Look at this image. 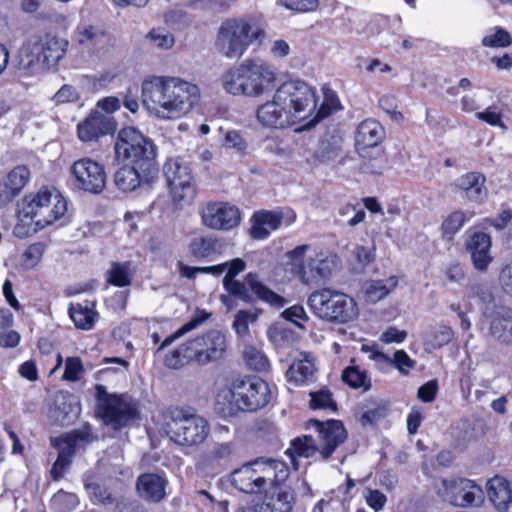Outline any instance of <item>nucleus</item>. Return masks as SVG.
I'll return each mask as SVG.
<instances>
[{"label": "nucleus", "mask_w": 512, "mask_h": 512, "mask_svg": "<svg viewBox=\"0 0 512 512\" xmlns=\"http://www.w3.org/2000/svg\"><path fill=\"white\" fill-rule=\"evenodd\" d=\"M69 315L76 328L90 330L95 324L97 313L93 304L84 302L71 305Z\"/></svg>", "instance_id": "e433bc0d"}, {"label": "nucleus", "mask_w": 512, "mask_h": 512, "mask_svg": "<svg viewBox=\"0 0 512 512\" xmlns=\"http://www.w3.org/2000/svg\"><path fill=\"white\" fill-rule=\"evenodd\" d=\"M393 367L402 375H408L415 367L416 362L404 350H397L392 357Z\"/></svg>", "instance_id": "0e129e2a"}, {"label": "nucleus", "mask_w": 512, "mask_h": 512, "mask_svg": "<svg viewBox=\"0 0 512 512\" xmlns=\"http://www.w3.org/2000/svg\"><path fill=\"white\" fill-rule=\"evenodd\" d=\"M498 280L503 291L512 297V261L501 269Z\"/></svg>", "instance_id": "774afa93"}, {"label": "nucleus", "mask_w": 512, "mask_h": 512, "mask_svg": "<svg viewBox=\"0 0 512 512\" xmlns=\"http://www.w3.org/2000/svg\"><path fill=\"white\" fill-rule=\"evenodd\" d=\"M270 341L277 347H288L297 340L296 333L288 327L281 324L273 325L268 330Z\"/></svg>", "instance_id": "37998d69"}, {"label": "nucleus", "mask_w": 512, "mask_h": 512, "mask_svg": "<svg viewBox=\"0 0 512 512\" xmlns=\"http://www.w3.org/2000/svg\"><path fill=\"white\" fill-rule=\"evenodd\" d=\"M94 437L90 426H84L81 429L74 430L61 437L52 439V445L58 451V458L72 462V457L76 451L83 449L91 443Z\"/></svg>", "instance_id": "a878e982"}, {"label": "nucleus", "mask_w": 512, "mask_h": 512, "mask_svg": "<svg viewBox=\"0 0 512 512\" xmlns=\"http://www.w3.org/2000/svg\"><path fill=\"white\" fill-rule=\"evenodd\" d=\"M80 99L79 91L72 85H63L53 96L57 104L73 103Z\"/></svg>", "instance_id": "69168bd1"}, {"label": "nucleus", "mask_w": 512, "mask_h": 512, "mask_svg": "<svg viewBox=\"0 0 512 512\" xmlns=\"http://www.w3.org/2000/svg\"><path fill=\"white\" fill-rule=\"evenodd\" d=\"M385 137L382 125L374 119L362 121L356 131L355 143L359 151L379 145Z\"/></svg>", "instance_id": "2f4dec72"}, {"label": "nucleus", "mask_w": 512, "mask_h": 512, "mask_svg": "<svg viewBox=\"0 0 512 512\" xmlns=\"http://www.w3.org/2000/svg\"><path fill=\"white\" fill-rule=\"evenodd\" d=\"M164 173L175 201L193 198L195 194L193 177L186 164L178 160H170L164 166Z\"/></svg>", "instance_id": "412c9836"}, {"label": "nucleus", "mask_w": 512, "mask_h": 512, "mask_svg": "<svg viewBox=\"0 0 512 512\" xmlns=\"http://www.w3.org/2000/svg\"><path fill=\"white\" fill-rule=\"evenodd\" d=\"M68 41L54 35L47 34L28 44L32 57L30 62H36L47 68L55 67L67 52Z\"/></svg>", "instance_id": "6ab92c4d"}, {"label": "nucleus", "mask_w": 512, "mask_h": 512, "mask_svg": "<svg viewBox=\"0 0 512 512\" xmlns=\"http://www.w3.org/2000/svg\"><path fill=\"white\" fill-rule=\"evenodd\" d=\"M288 477L286 464L279 460H256L231 473L234 488L246 494L266 491L274 484H281Z\"/></svg>", "instance_id": "0eeeda50"}, {"label": "nucleus", "mask_w": 512, "mask_h": 512, "mask_svg": "<svg viewBox=\"0 0 512 512\" xmlns=\"http://www.w3.org/2000/svg\"><path fill=\"white\" fill-rule=\"evenodd\" d=\"M44 253V245L40 242L27 247L22 254V264L25 268H34L41 260Z\"/></svg>", "instance_id": "6e6d98bb"}, {"label": "nucleus", "mask_w": 512, "mask_h": 512, "mask_svg": "<svg viewBox=\"0 0 512 512\" xmlns=\"http://www.w3.org/2000/svg\"><path fill=\"white\" fill-rule=\"evenodd\" d=\"M165 430L179 446L193 447L202 444L210 434L209 422L190 408H172L165 417Z\"/></svg>", "instance_id": "1a4fd4ad"}, {"label": "nucleus", "mask_w": 512, "mask_h": 512, "mask_svg": "<svg viewBox=\"0 0 512 512\" xmlns=\"http://www.w3.org/2000/svg\"><path fill=\"white\" fill-rule=\"evenodd\" d=\"M134 273L135 268L130 261L113 262L106 276L110 284L117 287H126L130 285Z\"/></svg>", "instance_id": "4c0bfd02"}, {"label": "nucleus", "mask_w": 512, "mask_h": 512, "mask_svg": "<svg viewBox=\"0 0 512 512\" xmlns=\"http://www.w3.org/2000/svg\"><path fill=\"white\" fill-rule=\"evenodd\" d=\"M488 499L498 512H507L512 502V489L508 480L502 476H494L486 484Z\"/></svg>", "instance_id": "c756f323"}, {"label": "nucleus", "mask_w": 512, "mask_h": 512, "mask_svg": "<svg viewBox=\"0 0 512 512\" xmlns=\"http://www.w3.org/2000/svg\"><path fill=\"white\" fill-rule=\"evenodd\" d=\"M31 172L26 165H17L0 179V206L11 203L29 183Z\"/></svg>", "instance_id": "393cba45"}, {"label": "nucleus", "mask_w": 512, "mask_h": 512, "mask_svg": "<svg viewBox=\"0 0 512 512\" xmlns=\"http://www.w3.org/2000/svg\"><path fill=\"white\" fill-rule=\"evenodd\" d=\"M250 234L253 239H266L282 223V215L273 211H259L253 214Z\"/></svg>", "instance_id": "473e14b6"}, {"label": "nucleus", "mask_w": 512, "mask_h": 512, "mask_svg": "<svg viewBox=\"0 0 512 512\" xmlns=\"http://www.w3.org/2000/svg\"><path fill=\"white\" fill-rule=\"evenodd\" d=\"M339 109L340 100L337 94L334 91L327 89L324 91L323 102L316 113L315 119L317 121L324 119Z\"/></svg>", "instance_id": "3c124183"}, {"label": "nucleus", "mask_w": 512, "mask_h": 512, "mask_svg": "<svg viewBox=\"0 0 512 512\" xmlns=\"http://www.w3.org/2000/svg\"><path fill=\"white\" fill-rule=\"evenodd\" d=\"M67 212V201L55 187H42L26 195L22 213L41 228L53 224Z\"/></svg>", "instance_id": "9b49d317"}, {"label": "nucleus", "mask_w": 512, "mask_h": 512, "mask_svg": "<svg viewBox=\"0 0 512 512\" xmlns=\"http://www.w3.org/2000/svg\"><path fill=\"white\" fill-rule=\"evenodd\" d=\"M310 407L313 410L323 409L336 411V403L328 390H321L310 394Z\"/></svg>", "instance_id": "864d4df0"}, {"label": "nucleus", "mask_w": 512, "mask_h": 512, "mask_svg": "<svg viewBox=\"0 0 512 512\" xmlns=\"http://www.w3.org/2000/svg\"><path fill=\"white\" fill-rule=\"evenodd\" d=\"M237 447L234 441H210L203 451L199 468L209 474L223 472L236 455Z\"/></svg>", "instance_id": "aec40b11"}, {"label": "nucleus", "mask_w": 512, "mask_h": 512, "mask_svg": "<svg viewBox=\"0 0 512 512\" xmlns=\"http://www.w3.org/2000/svg\"><path fill=\"white\" fill-rule=\"evenodd\" d=\"M343 381L354 389L362 388L367 391L371 387V381L366 371L359 367H347L342 374Z\"/></svg>", "instance_id": "a18cd8bd"}, {"label": "nucleus", "mask_w": 512, "mask_h": 512, "mask_svg": "<svg viewBox=\"0 0 512 512\" xmlns=\"http://www.w3.org/2000/svg\"><path fill=\"white\" fill-rule=\"evenodd\" d=\"M83 371V364L80 358L68 357L65 363L63 379L75 382L80 379V376L83 373Z\"/></svg>", "instance_id": "680f3d73"}, {"label": "nucleus", "mask_w": 512, "mask_h": 512, "mask_svg": "<svg viewBox=\"0 0 512 512\" xmlns=\"http://www.w3.org/2000/svg\"><path fill=\"white\" fill-rule=\"evenodd\" d=\"M275 396L274 388L257 376H237L216 395L217 404L229 410L257 411L268 405Z\"/></svg>", "instance_id": "39448f33"}, {"label": "nucleus", "mask_w": 512, "mask_h": 512, "mask_svg": "<svg viewBox=\"0 0 512 512\" xmlns=\"http://www.w3.org/2000/svg\"><path fill=\"white\" fill-rule=\"evenodd\" d=\"M224 147L233 150L235 153L243 155L247 151L248 144L239 131H228L224 138Z\"/></svg>", "instance_id": "4d7b16f0"}, {"label": "nucleus", "mask_w": 512, "mask_h": 512, "mask_svg": "<svg viewBox=\"0 0 512 512\" xmlns=\"http://www.w3.org/2000/svg\"><path fill=\"white\" fill-rule=\"evenodd\" d=\"M315 367L309 354H301V358L295 360L286 372L289 382L296 385L303 384L312 379Z\"/></svg>", "instance_id": "c9c22d12"}, {"label": "nucleus", "mask_w": 512, "mask_h": 512, "mask_svg": "<svg viewBox=\"0 0 512 512\" xmlns=\"http://www.w3.org/2000/svg\"><path fill=\"white\" fill-rule=\"evenodd\" d=\"M95 414L105 425L118 430L136 416V407L126 394L109 393L102 384L95 386Z\"/></svg>", "instance_id": "f8f14e48"}, {"label": "nucleus", "mask_w": 512, "mask_h": 512, "mask_svg": "<svg viewBox=\"0 0 512 512\" xmlns=\"http://www.w3.org/2000/svg\"><path fill=\"white\" fill-rule=\"evenodd\" d=\"M512 37L508 31L501 27H495V32L486 35L482 39V45L485 47L504 48L510 46Z\"/></svg>", "instance_id": "603ef678"}, {"label": "nucleus", "mask_w": 512, "mask_h": 512, "mask_svg": "<svg viewBox=\"0 0 512 512\" xmlns=\"http://www.w3.org/2000/svg\"><path fill=\"white\" fill-rule=\"evenodd\" d=\"M73 35L75 41L88 51L100 50L109 41V36L103 25L84 15H81Z\"/></svg>", "instance_id": "4be33fe9"}, {"label": "nucleus", "mask_w": 512, "mask_h": 512, "mask_svg": "<svg viewBox=\"0 0 512 512\" xmlns=\"http://www.w3.org/2000/svg\"><path fill=\"white\" fill-rule=\"evenodd\" d=\"M57 399H61V401H56L55 407L50 410V417L59 425H69L80 412L76 397L68 394Z\"/></svg>", "instance_id": "72a5a7b5"}, {"label": "nucleus", "mask_w": 512, "mask_h": 512, "mask_svg": "<svg viewBox=\"0 0 512 512\" xmlns=\"http://www.w3.org/2000/svg\"><path fill=\"white\" fill-rule=\"evenodd\" d=\"M74 184L77 188L99 194L106 184V172L102 164L84 157L75 161L70 168Z\"/></svg>", "instance_id": "f3484780"}, {"label": "nucleus", "mask_w": 512, "mask_h": 512, "mask_svg": "<svg viewBox=\"0 0 512 512\" xmlns=\"http://www.w3.org/2000/svg\"><path fill=\"white\" fill-rule=\"evenodd\" d=\"M277 78L272 63L260 57H248L227 69L220 82L223 90L232 96L260 98L275 87Z\"/></svg>", "instance_id": "7ed1b4c3"}, {"label": "nucleus", "mask_w": 512, "mask_h": 512, "mask_svg": "<svg viewBox=\"0 0 512 512\" xmlns=\"http://www.w3.org/2000/svg\"><path fill=\"white\" fill-rule=\"evenodd\" d=\"M361 350L368 354V358L379 371L388 373L393 368L392 357L380 351L377 346L362 345Z\"/></svg>", "instance_id": "09e8293b"}, {"label": "nucleus", "mask_w": 512, "mask_h": 512, "mask_svg": "<svg viewBox=\"0 0 512 512\" xmlns=\"http://www.w3.org/2000/svg\"><path fill=\"white\" fill-rule=\"evenodd\" d=\"M472 291L475 297L478 298L480 304L482 305V313H483V320L485 319V312L487 310L493 311L498 308L499 305L495 304V298L494 294L492 292V289L484 284H478L474 287H472Z\"/></svg>", "instance_id": "8fccbe9b"}, {"label": "nucleus", "mask_w": 512, "mask_h": 512, "mask_svg": "<svg viewBox=\"0 0 512 512\" xmlns=\"http://www.w3.org/2000/svg\"><path fill=\"white\" fill-rule=\"evenodd\" d=\"M238 0H191V5L200 9H213L219 12L229 10Z\"/></svg>", "instance_id": "e2e57ef3"}, {"label": "nucleus", "mask_w": 512, "mask_h": 512, "mask_svg": "<svg viewBox=\"0 0 512 512\" xmlns=\"http://www.w3.org/2000/svg\"><path fill=\"white\" fill-rule=\"evenodd\" d=\"M115 160L137 165L146 174L158 172L155 163L156 146L153 141L135 127L122 128L114 144Z\"/></svg>", "instance_id": "6e6552de"}, {"label": "nucleus", "mask_w": 512, "mask_h": 512, "mask_svg": "<svg viewBox=\"0 0 512 512\" xmlns=\"http://www.w3.org/2000/svg\"><path fill=\"white\" fill-rule=\"evenodd\" d=\"M286 453L294 463L297 457L312 458L315 461L321 460L317 440L312 435H305L292 440Z\"/></svg>", "instance_id": "f704fd0d"}, {"label": "nucleus", "mask_w": 512, "mask_h": 512, "mask_svg": "<svg viewBox=\"0 0 512 512\" xmlns=\"http://www.w3.org/2000/svg\"><path fill=\"white\" fill-rule=\"evenodd\" d=\"M222 266H224L223 273L226 272L222 281L223 287L230 295L244 302L251 303L253 301V297L249 292L251 290L259 300L273 307L280 308L286 304V300L263 284L256 273L249 272L245 276L244 282L235 279L237 275L246 269V263L241 258L226 261L222 263Z\"/></svg>", "instance_id": "423d86ee"}, {"label": "nucleus", "mask_w": 512, "mask_h": 512, "mask_svg": "<svg viewBox=\"0 0 512 512\" xmlns=\"http://www.w3.org/2000/svg\"><path fill=\"white\" fill-rule=\"evenodd\" d=\"M189 341L172 350L164 358V364L170 369H179L189 362H194L193 355L190 352Z\"/></svg>", "instance_id": "79ce46f5"}, {"label": "nucleus", "mask_w": 512, "mask_h": 512, "mask_svg": "<svg viewBox=\"0 0 512 512\" xmlns=\"http://www.w3.org/2000/svg\"><path fill=\"white\" fill-rule=\"evenodd\" d=\"M200 320L198 319H192L190 320L189 322H187L186 324H184L182 327H180L179 329H177L174 333L170 334L169 336H167L162 342L161 344L157 347L156 351H155V355H157L158 353H160L164 348L170 346L171 344H173L175 341H177L178 339H180L184 334H186L187 332L193 330L194 328H196L199 324H200Z\"/></svg>", "instance_id": "13d9d810"}, {"label": "nucleus", "mask_w": 512, "mask_h": 512, "mask_svg": "<svg viewBox=\"0 0 512 512\" xmlns=\"http://www.w3.org/2000/svg\"><path fill=\"white\" fill-rule=\"evenodd\" d=\"M269 488L270 490L264 491L262 498L254 502V512H291L295 503L294 493L280 484H274Z\"/></svg>", "instance_id": "5701e85b"}, {"label": "nucleus", "mask_w": 512, "mask_h": 512, "mask_svg": "<svg viewBox=\"0 0 512 512\" xmlns=\"http://www.w3.org/2000/svg\"><path fill=\"white\" fill-rule=\"evenodd\" d=\"M164 21L170 26L184 27L192 22V18L183 9L173 8L164 14Z\"/></svg>", "instance_id": "bf43d9fd"}, {"label": "nucleus", "mask_w": 512, "mask_h": 512, "mask_svg": "<svg viewBox=\"0 0 512 512\" xmlns=\"http://www.w3.org/2000/svg\"><path fill=\"white\" fill-rule=\"evenodd\" d=\"M308 249V245H300L287 253V258L293 266V273L304 283L330 277L336 267V257L318 252L314 257H310L307 264L304 265L303 257Z\"/></svg>", "instance_id": "ddd939ff"}, {"label": "nucleus", "mask_w": 512, "mask_h": 512, "mask_svg": "<svg viewBox=\"0 0 512 512\" xmlns=\"http://www.w3.org/2000/svg\"><path fill=\"white\" fill-rule=\"evenodd\" d=\"M484 324L490 335L502 343L512 344V309L498 306L496 310L485 312Z\"/></svg>", "instance_id": "bb28decb"}, {"label": "nucleus", "mask_w": 512, "mask_h": 512, "mask_svg": "<svg viewBox=\"0 0 512 512\" xmlns=\"http://www.w3.org/2000/svg\"><path fill=\"white\" fill-rule=\"evenodd\" d=\"M472 217V213L456 210L451 212L442 222L441 230L444 238L451 240Z\"/></svg>", "instance_id": "a19ab883"}, {"label": "nucleus", "mask_w": 512, "mask_h": 512, "mask_svg": "<svg viewBox=\"0 0 512 512\" xmlns=\"http://www.w3.org/2000/svg\"><path fill=\"white\" fill-rule=\"evenodd\" d=\"M476 117L491 126L501 128L503 131L508 129L506 124L502 121V113L495 107H488L482 112H477Z\"/></svg>", "instance_id": "052dcab7"}, {"label": "nucleus", "mask_w": 512, "mask_h": 512, "mask_svg": "<svg viewBox=\"0 0 512 512\" xmlns=\"http://www.w3.org/2000/svg\"><path fill=\"white\" fill-rule=\"evenodd\" d=\"M312 313L329 323L346 324L357 319L359 310L356 301L348 294L333 289L321 288L308 298Z\"/></svg>", "instance_id": "9d476101"}, {"label": "nucleus", "mask_w": 512, "mask_h": 512, "mask_svg": "<svg viewBox=\"0 0 512 512\" xmlns=\"http://www.w3.org/2000/svg\"><path fill=\"white\" fill-rule=\"evenodd\" d=\"M260 311L252 308L247 310H240L236 313L232 328L238 336H245L249 333V325L256 322Z\"/></svg>", "instance_id": "49530a36"}, {"label": "nucleus", "mask_w": 512, "mask_h": 512, "mask_svg": "<svg viewBox=\"0 0 512 512\" xmlns=\"http://www.w3.org/2000/svg\"><path fill=\"white\" fill-rule=\"evenodd\" d=\"M398 280L395 276L386 279L371 280L365 286V295L368 301L378 302L386 297L396 286Z\"/></svg>", "instance_id": "58836bf2"}, {"label": "nucleus", "mask_w": 512, "mask_h": 512, "mask_svg": "<svg viewBox=\"0 0 512 512\" xmlns=\"http://www.w3.org/2000/svg\"><path fill=\"white\" fill-rule=\"evenodd\" d=\"M308 428L316 432V440L320 449L321 460H327L336 448L347 439V431L339 420H327L325 422L311 419Z\"/></svg>", "instance_id": "a211bd4d"}, {"label": "nucleus", "mask_w": 512, "mask_h": 512, "mask_svg": "<svg viewBox=\"0 0 512 512\" xmlns=\"http://www.w3.org/2000/svg\"><path fill=\"white\" fill-rule=\"evenodd\" d=\"M243 359L246 365L254 371H265L270 365L267 356L260 349L251 345L245 346Z\"/></svg>", "instance_id": "c03bdc74"}, {"label": "nucleus", "mask_w": 512, "mask_h": 512, "mask_svg": "<svg viewBox=\"0 0 512 512\" xmlns=\"http://www.w3.org/2000/svg\"><path fill=\"white\" fill-rule=\"evenodd\" d=\"M157 174L158 172L146 174V172L143 169H139L137 165L127 163L115 172L114 182L119 190L132 192L142 183L152 182Z\"/></svg>", "instance_id": "cd10ccee"}, {"label": "nucleus", "mask_w": 512, "mask_h": 512, "mask_svg": "<svg viewBox=\"0 0 512 512\" xmlns=\"http://www.w3.org/2000/svg\"><path fill=\"white\" fill-rule=\"evenodd\" d=\"M167 479L157 473L141 474L136 483V489L139 496L152 503H158L166 495Z\"/></svg>", "instance_id": "c85d7f7f"}, {"label": "nucleus", "mask_w": 512, "mask_h": 512, "mask_svg": "<svg viewBox=\"0 0 512 512\" xmlns=\"http://www.w3.org/2000/svg\"><path fill=\"white\" fill-rule=\"evenodd\" d=\"M116 130V123L112 117L99 111L91 112L77 125L78 138L82 142H93L99 138L112 134Z\"/></svg>", "instance_id": "b1692460"}, {"label": "nucleus", "mask_w": 512, "mask_h": 512, "mask_svg": "<svg viewBox=\"0 0 512 512\" xmlns=\"http://www.w3.org/2000/svg\"><path fill=\"white\" fill-rule=\"evenodd\" d=\"M491 238L483 232L475 233L469 243L468 250L471 254L473 266L478 271H486L492 261L490 255Z\"/></svg>", "instance_id": "7c9ffc66"}, {"label": "nucleus", "mask_w": 512, "mask_h": 512, "mask_svg": "<svg viewBox=\"0 0 512 512\" xmlns=\"http://www.w3.org/2000/svg\"><path fill=\"white\" fill-rule=\"evenodd\" d=\"M435 489L444 501L458 507L478 505L484 499L481 486L467 478H442L435 483Z\"/></svg>", "instance_id": "4468645a"}, {"label": "nucleus", "mask_w": 512, "mask_h": 512, "mask_svg": "<svg viewBox=\"0 0 512 512\" xmlns=\"http://www.w3.org/2000/svg\"><path fill=\"white\" fill-rule=\"evenodd\" d=\"M201 223L211 229L230 231L241 222V213L236 205L224 201H209L199 207Z\"/></svg>", "instance_id": "2eb2a0df"}, {"label": "nucleus", "mask_w": 512, "mask_h": 512, "mask_svg": "<svg viewBox=\"0 0 512 512\" xmlns=\"http://www.w3.org/2000/svg\"><path fill=\"white\" fill-rule=\"evenodd\" d=\"M316 91L302 80L283 82L270 99L256 108V120L264 128L285 129L307 119L316 110Z\"/></svg>", "instance_id": "f257e3e1"}, {"label": "nucleus", "mask_w": 512, "mask_h": 512, "mask_svg": "<svg viewBox=\"0 0 512 512\" xmlns=\"http://www.w3.org/2000/svg\"><path fill=\"white\" fill-rule=\"evenodd\" d=\"M282 318L293 323L300 329H304V323L309 320V316L306 313L305 309L301 305H293L287 309H285L281 313Z\"/></svg>", "instance_id": "5fc2aeb1"}, {"label": "nucleus", "mask_w": 512, "mask_h": 512, "mask_svg": "<svg viewBox=\"0 0 512 512\" xmlns=\"http://www.w3.org/2000/svg\"><path fill=\"white\" fill-rule=\"evenodd\" d=\"M189 249L195 258L206 259L218 253L219 243L218 240L212 236L195 237L191 240Z\"/></svg>", "instance_id": "ea45409f"}, {"label": "nucleus", "mask_w": 512, "mask_h": 512, "mask_svg": "<svg viewBox=\"0 0 512 512\" xmlns=\"http://www.w3.org/2000/svg\"><path fill=\"white\" fill-rule=\"evenodd\" d=\"M146 40L151 46L161 50H169L175 44L174 35L161 27L151 29Z\"/></svg>", "instance_id": "de8ad7c7"}, {"label": "nucleus", "mask_w": 512, "mask_h": 512, "mask_svg": "<svg viewBox=\"0 0 512 512\" xmlns=\"http://www.w3.org/2000/svg\"><path fill=\"white\" fill-rule=\"evenodd\" d=\"M266 37L263 24L252 16H233L223 19L216 31L214 48L224 58L240 59L254 43Z\"/></svg>", "instance_id": "20e7f679"}, {"label": "nucleus", "mask_w": 512, "mask_h": 512, "mask_svg": "<svg viewBox=\"0 0 512 512\" xmlns=\"http://www.w3.org/2000/svg\"><path fill=\"white\" fill-rule=\"evenodd\" d=\"M407 335L406 330H400L395 326H389L382 332L379 340L386 345L401 344L406 340Z\"/></svg>", "instance_id": "338daca9"}, {"label": "nucleus", "mask_w": 512, "mask_h": 512, "mask_svg": "<svg viewBox=\"0 0 512 512\" xmlns=\"http://www.w3.org/2000/svg\"><path fill=\"white\" fill-rule=\"evenodd\" d=\"M143 104L161 120L187 115L200 100L199 87L181 77L148 76L141 85Z\"/></svg>", "instance_id": "f03ea898"}, {"label": "nucleus", "mask_w": 512, "mask_h": 512, "mask_svg": "<svg viewBox=\"0 0 512 512\" xmlns=\"http://www.w3.org/2000/svg\"><path fill=\"white\" fill-rule=\"evenodd\" d=\"M188 341L194 362L202 366L220 360L227 348L226 337L219 330H210Z\"/></svg>", "instance_id": "dca6fc26"}]
</instances>
